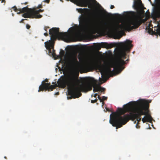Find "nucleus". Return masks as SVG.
<instances>
[{
  "instance_id": "0eeeda50",
  "label": "nucleus",
  "mask_w": 160,
  "mask_h": 160,
  "mask_svg": "<svg viewBox=\"0 0 160 160\" xmlns=\"http://www.w3.org/2000/svg\"><path fill=\"white\" fill-rule=\"evenodd\" d=\"M125 64V62L123 60H118L113 62H108L105 63V65L110 68H115L116 71L120 72L123 70L124 67L123 66Z\"/></svg>"
},
{
  "instance_id": "cd10ccee",
  "label": "nucleus",
  "mask_w": 160,
  "mask_h": 160,
  "mask_svg": "<svg viewBox=\"0 0 160 160\" xmlns=\"http://www.w3.org/2000/svg\"><path fill=\"white\" fill-rule=\"evenodd\" d=\"M158 17L160 18V11L158 12Z\"/></svg>"
},
{
  "instance_id": "5701e85b",
  "label": "nucleus",
  "mask_w": 160,
  "mask_h": 160,
  "mask_svg": "<svg viewBox=\"0 0 160 160\" xmlns=\"http://www.w3.org/2000/svg\"><path fill=\"white\" fill-rule=\"evenodd\" d=\"M98 101V100L97 99H96L94 100H91V102L92 103H94Z\"/></svg>"
},
{
  "instance_id": "6e6552de",
  "label": "nucleus",
  "mask_w": 160,
  "mask_h": 160,
  "mask_svg": "<svg viewBox=\"0 0 160 160\" xmlns=\"http://www.w3.org/2000/svg\"><path fill=\"white\" fill-rule=\"evenodd\" d=\"M56 87H58V85H57L56 83L54 85H51L50 82L45 83L44 82V81H42V84L40 85L39 87L38 92L43 91L44 90H45V91L48 90V91L50 90L51 91H52L53 89L55 88Z\"/></svg>"
},
{
  "instance_id": "c756f323",
  "label": "nucleus",
  "mask_w": 160,
  "mask_h": 160,
  "mask_svg": "<svg viewBox=\"0 0 160 160\" xmlns=\"http://www.w3.org/2000/svg\"><path fill=\"white\" fill-rule=\"evenodd\" d=\"M38 8H42V5H39L38 6Z\"/></svg>"
},
{
  "instance_id": "9b49d317",
  "label": "nucleus",
  "mask_w": 160,
  "mask_h": 160,
  "mask_svg": "<svg viewBox=\"0 0 160 160\" xmlns=\"http://www.w3.org/2000/svg\"><path fill=\"white\" fill-rule=\"evenodd\" d=\"M22 16L24 18H35V17L33 12V9H30L27 12L24 13L22 14Z\"/></svg>"
},
{
  "instance_id": "4468645a",
  "label": "nucleus",
  "mask_w": 160,
  "mask_h": 160,
  "mask_svg": "<svg viewBox=\"0 0 160 160\" xmlns=\"http://www.w3.org/2000/svg\"><path fill=\"white\" fill-rule=\"evenodd\" d=\"M77 10L78 12L81 14H83L84 16L86 15L90 11V9L87 8L77 9Z\"/></svg>"
},
{
  "instance_id": "6ab92c4d",
  "label": "nucleus",
  "mask_w": 160,
  "mask_h": 160,
  "mask_svg": "<svg viewBox=\"0 0 160 160\" xmlns=\"http://www.w3.org/2000/svg\"><path fill=\"white\" fill-rule=\"evenodd\" d=\"M99 70L100 72H101V73H102V72H103L104 71V68L103 67V66L101 65L99 66Z\"/></svg>"
},
{
  "instance_id": "e433bc0d",
  "label": "nucleus",
  "mask_w": 160,
  "mask_h": 160,
  "mask_svg": "<svg viewBox=\"0 0 160 160\" xmlns=\"http://www.w3.org/2000/svg\"><path fill=\"white\" fill-rule=\"evenodd\" d=\"M1 2L2 3L4 2L5 3V0H2Z\"/></svg>"
},
{
  "instance_id": "f704fd0d",
  "label": "nucleus",
  "mask_w": 160,
  "mask_h": 160,
  "mask_svg": "<svg viewBox=\"0 0 160 160\" xmlns=\"http://www.w3.org/2000/svg\"><path fill=\"white\" fill-rule=\"evenodd\" d=\"M97 95H98V94L97 93H95V94H94V95L93 96L94 97L96 98L97 97Z\"/></svg>"
},
{
  "instance_id": "9d476101",
  "label": "nucleus",
  "mask_w": 160,
  "mask_h": 160,
  "mask_svg": "<svg viewBox=\"0 0 160 160\" xmlns=\"http://www.w3.org/2000/svg\"><path fill=\"white\" fill-rule=\"evenodd\" d=\"M104 67L105 68L106 72L107 73H109L111 75H111L112 76L113 75H115L116 74H118L120 72L118 71H116L115 68H113V70H112L111 68H110L105 65H104Z\"/></svg>"
},
{
  "instance_id": "aec40b11",
  "label": "nucleus",
  "mask_w": 160,
  "mask_h": 160,
  "mask_svg": "<svg viewBox=\"0 0 160 160\" xmlns=\"http://www.w3.org/2000/svg\"><path fill=\"white\" fill-rule=\"evenodd\" d=\"M105 90V89L101 87L100 86V89H99V91H101V92H104Z\"/></svg>"
},
{
  "instance_id": "ddd939ff",
  "label": "nucleus",
  "mask_w": 160,
  "mask_h": 160,
  "mask_svg": "<svg viewBox=\"0 0 160 160\" xmlns=\"http://www.w3.org/2000/svg\"><path fill=\"white\" fill-rule=\"evenodd\" d=\"M148 113V112L146 115H145V116L142 119V121L143 123L146 122H149L152 120V118L151 116Z\"/></svg>"
},
{
  "instance_id": "473e14b6",
  "label": "nucleus",
  "mask_w": 160,
  "mask_h": 160,
  "mask_svg": "<svg viewBox=\"0 0 160 160\" xmlns=\"http://www.w3.org/2000/svg\"><path fill=\"white\" fill-rule=\"evenodd\" d=\"M25 20L24 19H22L20 22H23V21ZM25 20H27V19H25Z\"/></svg>"
},
{
  "instance_id": "a19ab883",
  "label": "nucleus",
  "mask_w": 160,
  "mask_h": 160,
  "mask_svg": "<svg viewBox=\"0 0 160 160\" xmlns=\"http://www.w3.org/2000/svg\"><path fill=\"white\" fill-rule=\"evenodd\" d=\"M4 158H6H6H7L6 157H5H5H4Z\"/></svg>"
},
{
  "instance_id": "f3484780",
  "label": "nucleus",
  "mask_w": 160,
  "mask_h": 160,
  "mask_svg": "<svg viewBox=\"0 0 160 160\" xmlns=\"http://www.w3.org/2000/svg\"><path fill=\"white\" fill-rule=\"evenodd\" d=\"M100 86H98L95 85L93 87V92H98L99 91V89H100Z\"/></svg>"
},
{
  "instance_id": "2f4dec72",
  "label": "nucleus",
  "mask_w": 160,
  "mask_h": 160,
  "mask_svg": "<svg viewBox=\"0 0 160 160\" xmlns=\"http://www.w3.org/2000/svg\"><path fill=\"white\" fill-rule=\"evenodd\" d=\"M50 0H45L44 2H46L47 3H48L49 2Z\"/></svg>"
},
{
  "instance_id": "412c9836",
  "label": "nucleus",
  "mask_w": 160,
  "mask_h": 160,
  "mask_svg": "<svg viewBox=\"0 0 160 160\" xmlns=\"http://www.w3.org/2000/svg\"><path fill=\"white\" fill-rule=\"evenodd\" d=\"M78 58L79 60H81L83 59V57L82 55H79L78 57Z\"/></svg>"
},
{
  "instance_id": "37998d69",
  "label": "nucleus",
  "mask_w": 160,
  "mask_h": 160,
  "mask_svg": "<svg viewBox=\"0 0 160 160\" xmlns=\"http://www.w3.org/2000/svg\"><path fill=\"white\" fill-rule=\"evenodd\" d=\"M62 52H63V54H64V51H62Z\"/></svg>"
},
{
  "instance_id": "79ce46f5",
  "label": "nucleus",
  "mask_w": 160,
  "mask_h": 160,
  "mask_svg": "<svg viewBox=\"0 0 160 160\" xmlns=\"http://www.w3.org/2000/svg\"><path fill=\"white\" fill-rule=\"evenodd\" d=\"M121 37H119V38H118V39H119Z\"/></svg>"
},
{
  "instance_id": "b1692460",
  "label": "nucleus",
  "mask_w": 160,
  "mask_h": 160,
  "mask_svg": "<svg viewBox=\"0 0 160 160\" xmlns=\"http://www.w3.org/2000/svg\"><path fill=\"white\" fill-rule=\"evenodd\" d=\"M107 97H106L104 96H103V97L102 98V101H103V100H107Z\"/></svg>"
},
{
  "instance_id": "a211bd4d",
  "label": "nucleus",
  "mask_w": 160,
  "mask_h": 160,
  "mask_svg": "<svg viewBox=\"0 0 160 160\" xmlns=\"http://www.w3.org/2000/svg\"><path fill=\"white\" fill-rule=\"evenodd\" d=\"M155 33L156 35L160 36V27L157 28Z\"/></svg>"
},
{
  "instance_id": "ea45409f",
  "label": "nucleus",
  "mask_w": 160,
  "mask_h": 160,
  "mask_svg": "<svg viewBox=\"0 0 160 160\" xmlns=\"http://www.w3.org/2000/svg\"><path fill=\"white\" fill-rule=\"evenodd\" d=\"M27 3H28V2H26L25 3V4H27Z\"/></svg>"
},
{
  "instance_id": "c85d7f7f",
  "label": "nucleus",
  "mask_w": 160,
  "mask_h": 160,
  "mask_svg": "<svg viewBox=\"0 0 160 160\" xmlns=\"http://www.w3.org/2000/svg\"><path fill=\"white\" fill-rule=\"evenodd\" d=\"M114 8V6L113 5H111L110 6V8L112 9Z\"/></svg>"
},
{
  "instance_id": "f03ea898",
  "label": "nucleus",
  "mask_w": 160,
  "mask_h": 160,
  "mask_svg": "<svg viewBox=\"0 0 160 160\" xmlns=\"http://www.w3.org/2000/svg\"><path fill=\"white\" fill-rule=\"evenodd\" d=\"M78 80L74 75H70L67 78H63L59 79L57 82L58 87L65 88L67 86L70 87L71 88L68 90V95L71 96L68 98L71 99L72 98H78L81 96L80 91L87 92L92 90V85L88 83H85L78 86Z\"/></svg>"
},
{
  "instance_id": "c9c22d12",
  "label": "nucleus",
  "mask_w": 160,
  "mask_h": 160,
  "mask_svg": "<svg viewBox=\"0 0 160 160\" xmlns=\"http://www.w3.org/2000/svg\"><path fill=\"white\" fill-rule=\"evenodd\" d=\"M44 82H48V80L47 79H46L45 80Z\"/></svg>"
},
{
  "instance_id": "58836bf2",
  "label": "nucleus",
  "mask_w": 160,
  "mask_h": 160,
  "mask_svg": "<svg viewBox=\"0 0 160 160\" xmlns=\"http://www.w3.org/2000/svg\"><path fill=\"white\" fill-rule=\"evenodd\" d=\"M56 95H59V92H57L55 94Z\"/></svg>"
},
{
  "instance_id": "c03bdc74",
  "label": "nucleus",
  "mask_w": 160,
  "mask_h": 160,
  "mask_svg": "<svg viewBox=\"0 0 160 160\" xmlns=\"http://www.w3.org/2000/svg\"><path fill=\"white\" fill-rule=\"evenodd\" d=\"M105 25H107V24L106 23H105Z\"/></svg>"
},
{
  "instance_id": "bb28decb",
  "label": "nucleus",
  "mask_w": 160,
  "mask_h": 160,
  "mask_svg": "<svg viewBox=\"0 0 160 160\" xmlns=\"http://www.w3.org/2000/svg\"><path fill=\"white\" fill-rule=\"evenodd\" d=\"M48 28H49V27H44V30L45 31H47V29H48Z\"/></svg>"
},
{
  "instance_id": "2eb2a0df",
  "label": "nucleus",
  "mask_w": 160,
  "mask_h": 160,
  "mask_svg": "<svg viewBox=\"0 0 160 160\" xmlns=\"http://www.w3.org/2000/svg\"><path fill=\"white\" fill-rule=\"evenodd\" d=\"M70 64L73 66H75L78 63V62L76 57H73L69 60Z\"/></svg>"
},
{
  "instance_id": "dca6fc26",
  "label": "nucleus",
  "mask_w": 160,
  "mask_h": 160,
  "mask_svg": "<svg viewBox=\"0 0 160 160\" xmlns=\"http://www.w3.org/2000/svg\"><path fill=\"white\" fill-rule=\"evenodd\" d=\"M31 9L30 8H29L27 7H24L22 8H20L19 9V12L18 13V14H19L20 13H24V12H27L28 11H29V9Z\"/></svg>"
},
{
  "instance_id": "4c0bfd02",
  "label": "nucleus",
  "mask_w": 160,
  "mask_h": 160,
  "mask_svg": "<svg viewBox=\"0 0 160 160\" xmlns=\"http://www.w3.org/2000/svg\"><path fill=\"white\" fill-rule=\"evenodd\" d=\"M101 28H106V27H105L104 26H102L101 27Z\"/></svg>"
},
{
  "instance_id": "72a5a7b5",
  "label": "nucleus",
  "mask_w": 160,
  "mask_h": 160,
  "mask_svg": "<svg viewBox=\"0 0 160 160\" xmlns=\"http://www.w3.org/2000/svg\"><path fill=\"white\" fill-rule=\"evenodd\" d=\"M44 35L46 36H47L48 35V34L47 33H44Z\"/></svg>"
},
{
  "instance_id": "a878e982",
  "label": "nucleus",
  "mask_w": 160,
  "mask_h": 160,
  "mask_svg": "<svg viewBox=\"0 0 160 160\" xmlns=\"http://www.w3.org/2000/svg\"><path fill=\"white\" fill-rule=\"evenodd\" d=\"M98 99L100 100V101L101 102H102V100L101 99V98L99 96H98Z\"/></svg>"
},
{
  "instance_id": "4be33fe9",
  "label": "nucleus",
  "mask_w": 160,
  "mask_h": 160,
  "mask_svg": "<svg viewBox=\"0 0 160 160\" xmlns=\"http://www.w3.org/2000/svg\"><path fill=\"white\" fill-rule=\"evenodd\" d=\"M12 8L14 9V10L15 12H17L18 10H19V9H18L15 6H14Z\"/></svg>"
},
{
  "instance_id": "393cba45",
  "label": "nucleus",
  "mask_w": 160,
  "mask_h": 160,
  "mask_svg": "<svg viewBox=\"0 0 160 160\" xmlns=\"http://www.w3.org/2000/svg\"><path fill=\"white\" fill-rule=\"evenodd\" d=\"M26 27L27 29H29L30 28L31 26L30 25H29V24H26Z\"/></svg>"
},
{
  "instance_id": "1a4fd4ad",
  "label": "nucleus",
  "mask_w": 160,
  "mask_h": 160,
  "mask_svg": "<svg viewBox=\"0 0 160 160\" xmlns=\"http://www.w3.org/2000/svg\"><path fill=\"white\" fill-rule=\"evenodd\" d=\"M116 44V43H108L107 42H102L100 45H99L97 46V48L98 50H100L101 47L108 49H110L115 47Z\"/></svg>"
},
{
  "instance_id": "f257e3e1",
  "label": "nucleus",
  "mask_w": 160,
  "mask_h": 160,
  "mask_svg": "<svg viewBox=\"0 0 160 160\" xmlns=\"http://www.w3.org/2000/svg\"><path fill=\"white\" fill-rule=\"evenodd\" d=\"M151 100L140 99L132 101L123 105L122 108H118V112L110 115V123L116 129L125 124L130 120L136 119L138 124L141 119V116L146 115L149 112Z\"/></svg>"
},
{
  "instance_id": "7ed1b4c3",
  "label": "nucleus",
  "mask_w": 160,
  "mask_h": 160,
  "mask_svg": "<svg viewBox=\"0 0 160 160\" xmlns=\"http://www.w3.org/2000/svg\"><path fill=\"white\" fill-rule=\"evenodd\" d=\"M59 28H53L49 31V34L50 35L51 40L48 42H45V46L46 49L48 50L49 52L52 53L53 56L56 55L55 50L54 49V45L55 41L57 38L64 39L65 40L70 39L71 34L67 32H59Z\"/></svg>"
},
{
  "instance_id": "423d86ee",
  "label": "nucleus",
  "mask_w": 160,
  "mask_h": 160,
  "mask_svg": "<svg viewBox=\"0 0 160 160\" xmlns=\"http://www.w3.org/2000/svg\"><path fill=\"white\" fill-rule=\"evenodd\" d=\"M132 42L129 40L123 42H120L118 44V48L121 53V58L119 60H122L124 61L126 58V52H129L130 48L132 47L131 44Z\"/></svg>"
},
{
  "instance_id": "7c9ffc66",
  "label": "nucleus",
  "mask_w": 160,
  "mask_h": 160,
  "mask_svg": "<svg viewBox=\"0 0 160 160\" xmlns=\"http://www.w3.org/2000/svg\"><path fill=\"white\" fill-rule=\"evenodd\" d=\"M138 123H137V124H136V128H140V126L139 125H138Z\"/></svg>"
},
{
  "instance_id": "f8f14e48",
  "label": "nucleus",
  "mask_w": 160,
  "mask_h": 160,
  "mask_svg": "<svg viewBox=\"0 0 160 160\" xmlns=\"http://www.w3.org/2000/svg\"><path fill=\"white\" fill-rule=\"evenodd\" d=\"M44 11L43 10L39 9L38 10H33V12L34 16H35V18H40L42 17V16L40 14H38L40 12H42Z\"/></svg>"
},
{
  "instance_id": "39448f33",
  "label": "nucleus",
  "mask_w": 160,
  "mask_h": 160,
  "mask_svg": "<svg viewBox=\"0 0 160 160\" xmlns=\"http://www.w3.org/2000/svg\"><path fill=\"white\" fill-rule=\"evenodd\" d=\"M99 18L100 16L98 14H95L88 20L86 19L83 17L81 18L80 22L83 27L92 32H96L98 28V22Z\"/></svg>"
},
{
  "instance_id": "20e7f679",
  "label": "nucleus",
  "mask_w": 160,
  "mask_h": 160,
  "mask_svg": "<svg viewBox=\"0 0 160 160\" xmlns=\"http://www.w3.org/2000/svg\"><path fill=\"white\" fill-rule=\"evenodd\" d=\"M142 23V20L137 16L132 18L130 21L125 24H117L110 28L113 34L115 36L119 35L124 28L131 31L138 28Z\"/></svg>"
}]
</instances>
